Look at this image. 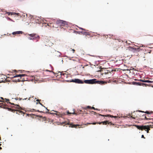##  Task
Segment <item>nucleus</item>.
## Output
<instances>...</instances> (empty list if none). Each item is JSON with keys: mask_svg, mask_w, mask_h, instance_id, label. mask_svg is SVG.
I'll list each match as a JSON object with an SVG mask.
<instances>
[{"mask_svg": "<svg viewBox=\"0 0 153 153\" xmlns=\"http://www.w3.org/2000/svg\"><path fill=\"white\" fill-rule=\"evenodd\" d=\"M138 80L140 81H141L143 82H145V81H146L145 80H144H144H143V79H140L139 80Z\"/></svg>", "mask_w": 153, "mask_h": 153, "instance_id": "obj_28", "label": "nucleus"}, {"mask_svg": "<svg viewBox=\"0 0 153 153\" xmlns=\"http://www.w3.org/2000/svg\"><path fill=\"white\" fill-rule=\"evenodd\" d=\"M145 82H148L149 83H152L153 82V81L149 80H146V81H145Z\"/></svg>", "mask_w": 153, "mask_h": 153, "instance_id": "obj_20", "label": "nucleus"}, {"mask_svg": "<svg viewBox=\"0 0 153 153\" xmlns=\"http://www.w3.org/2000/svg\"><path fill=\"white\" fill-rule=\"evenodd\" d=\"M1 99L2 100H4V99L2 97H1Z\"/></svg>", "mask_w": 153, "mask_h": 153, "instance_id": "obj_38", "label": "nucleus"}, {"mask_svg": "<svg viewBox=\"0 0 153 153\" xmlns=\"http://www.w3.org/2000/svg\"><path fill=\"white\" fill-rule=\"evenodd\" d=\"M27 99V98H25V99H24L23 100H26V99Z\"/></svg>", "mask_w": 153, "mask_h": 153, "instance_id": "obj_44", "label": "nucleus"}, {"mask_svg": "<svg viewBox=\"0 0 153 153\" xmlns=\"http://www.w3.org/2000/svg\"><path fill=\"white\" fill-rule=\"evenodd\" d=\"M138 111L140 112H142L145 113H146L148 114H150L151 113H152V112H149V111H146V112H144V111Z\"/></svg>", "mask_w": 153, "mask_h": 153, "instance_id": "obj_18", "label": "nucleus"}, {"mask_svg": "<svg viewBox=\"0 0 153 153\" xmlns=\"http://www.w3.org/2000/svg\"><path fill=\"white\" fill-rule=\"evenodd\" d=\"M90 33L87 31L86 32V33H85V35L88 36H90Z\"/></svg>", "mask_w": 153, "mask_h": 153, "instance_id": "obj_21", "label": "nucleus"}, {"mask_svg": "<svg viewBox=\"0 0 153 153\" xmlns=\"http://www.w3.org/2000/svg\"><path fill=\"white\" fill-rule=\"evenodd\" d=\"M30 97H29V98L28 99V100H30Z\"/></svg>", "mask_w": 153, "mask_h": 153, "instance_id": "obj_47", "label": "nucleus"}, {"mask_svg": "<svg viewBox=\"0 0 153 153\" xmlns=\"http://www.w3.org/2000/svg\"><path fill=\"white\" fill-rule=\"evenodd\" d=\"M39 103L40 104V105H41L42 106H44V107H45L41 103H40V102H39Z\"/></svg>", "mask_w": 153, "mask_h": 153, "instance_id": "obj_39", "label": "nucleus"}, {"mask_svg": "<svg viewBox=\"0 0 153 153\" xmlns=\"http://www.w3.org/2000/svg\"><path fill=\"white\" fill-rule=\"evenodd\" d=\"M61 77L64 79H66L68 76V75L66 73H64L63 72H59Z\"/></svg>", "mask_w": 153, "mask_h": 153, "instance_id": "obj_10", "label": "nucleus"}, {"mask_svg": "<svg viewBox=\"0 0 153 153\" xmlns=\"http://www.w3.org/2000/svg\"><path fill=\"white\" fill-rule=\"evenodd\" d=\"M50 72H53L52 71H49Z\"/></svg>", "mask_w": 153, "mask_h": 153, "instance_id": "obj_45", "label": "nucleus"}, {"mask_svg": "<svg viewBox=\"0 0 153 153\" xmlns=\"http://www.w3.org/2000/svg\"><path fill=\"white\" fill-rule=\"evenodd\" d=\"M133 84L137 85H141L142 83L139 82H133Z\"/></svg>", "mask_w": 153, "mask_h": 153, "instance_id": "obj_16", "label": "nucleus"}, {"mask_svg": "<svg viewBox=\"0 0 153 153\" xmlns=\"http://www.w3.org/2000/svg\"><path fill=\"white\" fill-rule=\"evenodd\" d=\"M0 77L1 79L2 80H1L0 82H4V81L7 80V78H9L10 77H7L4 75L2 74L0 76Z\"/></svg>", "mask_w": 153, "mask_h": 153, "instance_id": "obj_11", "label": "nucleus"}, {"mask_svg": "<svg viewBox=\"0 0 153 153\" xmlns=\"http://www.w3.org/2000/svg\"><path fill=\"white\" fill-rule=\"evenodd\" d=\"M141 46L137 48H132V47H130L128 50V52L131 54V55H132V53H134L136 52L139 51L140 49V48Z\"/></svg>", "mask_w": 153, "mask_h": 153, "instance_id": "obj_5", "label": "nucleus"}, {"mask_svg": "<svg viewBox=\"0 0 153 153\" xmlns=\"http://www.w3.org/2000/svg\"><path fill=\"white\" fill-rule=\"evenodd\" d=\"M0 102H4V101H0Z\"/></svg>", "mask_w": 153, "mask_h": 153, "instance_id": "obj_48", "label": "nucleus"}, {"mask_svg": "<svg viewBox=\"0 0 153 153\" xmlns=\"http://www.w3.org/2000/svg\"><path fill=\"white\" fill-rule=\"evenodd\" d=\"M25 76H27V75L25 74H16V75L14 76H13L12 77V78H15L17 77H19L20 79H18V82H21V81H25V80H24V79H22V77H24Z\"/></svg>", "mask_w": 153, "mask_h": 153, "instance_id": "obj_6", "label": "nucleus"}, {"mask_svg": "<svg viewBox=\"0 0 153 153\" xmlns=\"http://www.w3.org/2000/svg\"><path fill=\"white\" fill-rule=\"evenodd\" d=\"M108 73L109 74H111V73L110 72H105L104 73L103 72L102 74V75H103V74H108Z\"/></svg>", "mask_w": 153, "mask_h": 153, "instance_id": "obj_23", "label": "nucleus"}, {"mask_svg": "<svg viewBox=\"0 0 153 153\" xmlns=\"http://www.w3.org/2000/svg\"><path fill=\"white\" fill-rule=\"evenodd\" d=\"M79 28L81 30H85L84 28H81V27H79Z\"/></svg>", "mask_w": 153, "mask_h": 153, "instance_id": "obj_33", "label": "nucleus"}, {"mask_svg": "<svg viewBox=\"0 0 153 153\" xmlns=\"http://www.w3.org/2000/svg\"><path fill=\"white\" fill-rule=\"evenodd\" d=\"M16 106V108H20V106L19 105H15Z\"/></svg>", "mask_w": 153, "mask_h": 153, "instance_id": "obj_30", "label": "nucleus"}, {"mask_svg": "<svg viewBox=\"0 0 153 153\" xmlns=\"http://www.w3.org/2000/svg\"><path fill=\"white\" fill-rule=\"evenodd\" d=\"M7 13L8 15H12V14L13 13H10V12H7Z\"/></svg>", "mask_w": 153, "mask_h": 153, "instance_id": "obj_29", "label": "nucleus"}, {"mask_svg": "<svg viewBox=\"0 0 153 153\" xmlns=\"http://www.w3.org/2000/svg\"><path fill=\"white\" fill-rule=\"evenodd\" d=\"M37 111L39 112H42V111H39V110H37Z\"/></svg>", "mask_w": 153, "mask_h": 153, "instance_id": "obj_41", "label": "nucleus"}, {"mask_svg": "<svg viewBox=\"0 0 153 153\" xmlns=\"http://www.w3.org/2000/svg\"><path fill=\"white\" fill-rule=\"evenodd\" d=\"M68 82H73L78 84H83V82L82 80L78 79H72L71 80L67 81Z\"/></svg>", "mask_w": 153, "mask_h": 153, "instance_id": "obj_7", "label": "nucleus"}, {"mask_svg": "<svg viewBox=\"0 0 153 153\" xmlns=\"http://www.w3.org/2000/svg\"><path fill=\"white\" fill-rule=\"evenodd\" d=\"M141 137L142 138H145V137H144V136L143 135H142L141 136Z\"/></svg>", "mask_w": 153, "mask_h": 153, "instance_id": "obj_36", "label": "nucleus"}, {"mask_svg": "<svg viewBox=\"0 0 153 153\" xmlns=\"http://www.w3.org/2000/svg\"><path fill=\"white\" fill-rule=\"evenodd\" d=\"M141 85H142L143 86H146L147 85L148 86V85L146 84L143 83H142V84H141Z\"/></svg>", "mask_w": 153, "mask_h": 153, "instance_id": "obj_24", "label": "nucleus"}, {"mask_svg": "<svg viewBox=\"0 0 153 153\" xmlns=\"http://www.w3.org/2000/svg\"><path fill=\"white\" fill-rule=\"evenodd\" d=\"M46 109H47V110L48 111L49 110H48L47 108H46Z\"/></svg>", "mask_w": 153, "mask_h": 153, "instance_id": "obj_49", "label": "nucleus"}, {"mask_svg": "<svg viewBox=\"0 0 153 153\" xmlns=\"http://www.w3.org/2000/svg\"><path fill=\"white\" fill-rule=\"evenodd\" d=\"M48 45L49 46L52 45V43H51V42H49L48 44Z\"/></svg>", "mask_w": 153, "mask_h": 153, "instance_id": "obj_32", "label": "nucleus"}, {"mask_svg": "<svg viewBox=\"0 0 153 153\" xmlns=\"http://www.w3.org/2000/svg\"><path fill=\"white\" fill-rule=\"evenodd\" d=\"M7 108L8 109V110L9 111H12L13 112H14L16 110L14 109H12L11 108Z\"/></svg>", "mask_w": 153, "mask_h": 153, "instance_id": "obj_19", "label": "nucleus"}, {"mask_svg": "<svg viewBox=\"0 0 153 153\" xmlns=\"http://www.w3.org/2000/svg\"><path fill=\"white\" fill-rule=\"evenodd\" d=\"M27 36H30L28 37V38L30 40L36 39L37 41H38L40 38V37L38 35L35 33L27 34Z\"/></svg>", "mask_w": 153, "mask_h": 153, "instance_id": "obj_4", "label": "nucleus"}, {"mask_svg": "<svg viewBox=\"0 0 153 153\" xmlns=\"http://www.w3.org/2000/svg\"><path fill=\"white\" fill-rule=\"evenodd\" d=\"M14 72H17V71L16 70H14L13 71Z\"/></svg>", "mask_w": 153, "mask_h": 153, "instance_id": "obj_40", "label": "nucleus"}, {"mask_svg": "<svg viewBox=\"0 0 153 153\" xmlns=\"http://www.w3.org/2000/svg\"><path fill=\"white\" fill-rule=\"evenodd\" d=\"M83 82L85 83L88 84H98L100 85H104L107 83L106 82L102 81L97 80L96 79H91L90 80H85Z\"/></svg>", "mask_w": 153, "mask_h": 153, "instance_id": "obj_2", "label": "nucleus"}, {"mask_svg": "<svg viewBox=\"0 0 153 153\" xmlns=\"http://www.w3.org/2000/svg\"><path fill=\"white\" fill-rule=\"evenodd\" d=\"M4 100H5L6 102L7 103H8V102L9 101V100L8 99L5 98Z\"/></svg>", "mask_w": 153, "mask_h": 153, "instance_id": "obj_31", "label": "nucleus"}, {"mask_svg": "<svg viewBox=\"0 0 153 153\" xmlns=\"http://www.w3.org/2000/svg\"><path fill=\"white\" fill-rule=\"evenodd\" d=\"M134 126L136 127L138 129L142 131L143 130L147 131V133H149V131L150 130L151 127L149 126H140L136 125H134Z\"/></svg>", "mask_w": 153, "mask_h": 153, "instance_id": "obj_3", "label": "nucleus"}, {"mask_svg": "<svg viewBox=\"0 0 153 153\" xmlns=\"http://www.w3.org/2000/svg\"><path fill=\"white\" fill-rule=\"evenodd\" d=\"M99 115L102 116L103 117L106 116V117H114V118L117 117L116 116H113L111 115H110V114H108V115H102L101 114H99Z\"/></svg>", "mask_w": 153, "mask_h": 153, "instance_id": "obj_15", "label": "nucleus"}, {"mask_svg": "<svg viewBox=\"0 0 153 153\" xmlns=\"http://www.w3.org/2000/svg\"><path fill=\"white\" fill-rule=\"evenodd\" d=\"M12 77H13V76H12ZM11 77H10V78H12Z\"/></svg>", "mask_w": 153, "mask_h": 153, "instance_id": "obj_46", "label": "nucleus"}, {"mask_svg": "<svg viewBox=\"0 0 153 153\" xmlns=\"http://www.w3.org/2000/svg\"><path fill=\"white\" fill-rule=\"evenodd\" d=\"M47 25L50 27H60L61 28H63L64 29H65V27H67L68 26V22L61 20H57L54 24L50 23L48 24Z\"/></svg>", "mask_w": 153, "mask_h": 153, "instance_id": "obj_1", "label": "nucleus"}, {"mask_svg": "<svg viewBox=\"0 0 153 153\" xmlns=\"http://www.w3.org/2000/svg\"><path fill=\"white\" fill-rule=\"evenodd\" d=\"M66 125H69V127H71L72 128H76L77 126H80L79 125H74L72 123H67L66 124Z\"/></svg>", "mask_w": 153, "mask_h": 153, "instance_id": "obj_12", "label": "nucleus"}, {"mask_svg": "<svg viewBox=\"0 0 153 153\" xmlns=\"http://www.w3.org/2000/svg\"><path fill=\"white\" fill-rule=\"evenodd\" d=\"M10 78V77L9 78H7V79H9V78Z\"/></svg>", "mask_w": 153, "mask_h": 153, "instance_id": "obj_51", "label": "nucleus"}, {"mask_svg": "<svg viewBox=\"0 0 153 153\" xmlns=\"http://www.w3.org/2000/svg\"><path fill=\"white\" fill-rule=\"evenodd\" d=\"M23 33V32L22 31H17L13 32L12 34L13 35L19 34H22Z\"/></svg>", "mask_w": 153, "mask_h": 153, "instance_id": "obj_14", "label": "nucleus"}, {"mask_svg": "<svg viewBox=\"0 0 153 153\" xmlns=\"http://www.w3.org/2000/svg\"><path fill=\"white\" fill-rule=\"evenodd\" d=\"M72 51H73V53H74V51H75V50L74 49H72Z\"/></svg>", "mask_w": 153, "mask_h": 153, "instance_id": "obj_37", "label": "nucleus"}, {"mask_svg": "<svg viewBox=\"0 0 153 153\" xmlns=\"http://www.w3.org/2000/svg\"><path fill=\"white\" fill-rule=\"evenodd\" d=\"M129 117H131L133 119H135L136 117L135 115H132L131 116H129Z\"/></svg>", "mask_w": 153, "mask_h": 153, "instance_id": "obj_22", "label": "nucleus"}, {"mask_svg": "<svg viewBox=\"0 0 153 153\" xmlns=\"http://www.w3.org/2000/svg\"><path fill=\"white\" fill-rule=\"evenodd\" d=\"M53 111L55 112H56V113H51V112H47L46 113H48L50 114H55L59 116V117H60L61 116V115L60 114V113L59 112H58L57 111Z\"/></svg>", "mask_w": 153, "mask_h": 153, "instance_id": "obj_13", "label": "nucleus"}, {"mask_svg": "<svg viewBox=\"0 0 153 153\" xmlns=\"http://www.w3.org/2000/svg\"><path fill=\"white\" fill-rule=\"evenodd\" d=\"M146 115V114H145V115L144 114V115H142V116L144 117L143 118H142L143 119H144V120L152 119L153 120V118H147L146 117V116H145Z\"/></svg>", "mask_w": 153, "mask_h": 153, "instance_id": "obj_17", "label": "nucleus"}, {"mask_svg": "<svg viewBox=\"0 0 153 153\" xmlns=\"http://www.w3.org/2000/svg\"><path fill=\"white\" fill-rule=\"evenodd\" d=\"M91 108V106H87L86 108H84V109H86L87 108Z\"/></svg>", "mask_w": 153, "mask_h": 153, "instance_id": "obj_27", "label": "nucleus"}, {"mask_svg": "<svg viewBox=\"0 0 153 153\" xmlns=\"http://www.w3.org/2000/svg\"><path fill=\"white\" fill-rule=\"evenodd\" d=\"M36 104H38V102H36Z\"/></svg>", "mask_w": 153, "mask_h": 153, "instance_id": "obj_52", "label": "nucleus"}, {"mask_svg": "<svg viewBox=\"0 0 153 153\" xmlns=\"http://www.w3.org/2000/svg\"><path fill=\"white\" fill-rule=\"evenodd\" d=\"M36 101H40V100L39 99H38L36 100Z\"/></svg>", "mask_w": 153, "mask_h": 153, "instance_id": "obj_42", "label": "nucleus"}, {"mask_svg": "<svg viewBox=\"0 0 153 153\" xmlns=\"http://www.w3.org/2000/svg\"><path fill=\"white\" fill-rule=\"evenodd\" d=\"M102 123L103 125H107L111 124V125L112 124L113 125H114V124H112L111 122H110L108 121H105L103 122H95L93 123H92L93 125H95L96 124H101Z\"/></svg>", "mask_w": 153, "mask_h": 153, "instance_id": "obj_8", "label": "nucleus"}, {"mask_svg": "<svg viewBox=\"0 0 153 153\" xmlns=\"http://www.w3.org/2000/svg\"><path fill=\"white\" fill-rule=\"evenodd\" d=\"M1 104H0V105Z\"/></svg>", "mask_w": 153, "mask_h": 153, "instance_id": "obj_53", "label": "nucleus"}, {"mask_svg": "<svg viewBox=\"0 0 153 153\" xmlns=\"http://www.w3.org/2000/svg\"><path fill=\"white\" fill-rule=\"evenodd\" d=\"M2 105H0V107H2Z\"/></svg>", "mask_w": 153, "mask_h": 153, "instance_id": "obj_50", "label": "nucleus"}, {"mask_svg": "<svg viewBox=\"0 0 153 153\" xmlns=\"http://www.w3.org/2000/svg\"><path fill=\"white\" fill-rule=\"evenodd\" d=\"M1 144H0V146H1ZM2 149L1 148V147H0V149Z\"/></svg>", "mask_w": 153, "mask_h": 153, "instance_id": "obj_43", "label": "nucleus"}, {"mask_svg": "<svg viewBox=\"0 0 153 153\" xmlns=\"http://www.w3.org/2000/svg\"><path fill=\"white\" fill-rule=\"evenodd\" d=\"M91 108H92L93 109H94V110H97L98 109H96L94 107H92Z\"/></svg>", "mask_w": 153, "mask_h": 153, "instance_id": "obj_34", "label": "nucleus"}, {"mask_svg": "<svg viewBox=\"0 0 153 153\" xmlns=\"http://www.w3.org/2000/svg\"><path fill=\"white\" fill-rule=\"evenodd\" d=\"M8 103H9L11 104H12V105H14V103H11V102H8Z\"/></svg>", "mask_w": 153, "mask_h": 153, "instance_id": "obj_35", "label": "nucleus"}, {"mask_svg": "<svg viewBox=\"0 0 153 153\" xmlns=\"http://www.w3.org/2000/svg\"><path fill=\"white\" fill-rule=\"evenodd\" d=\"M92 123H88L86 124H85V125L87 126L88 125L92 124Z\"/></svg>", "mask_w": 153, "mask_h": 153, "instance_id": "obj_26", "label": "nucleus"}, {"mask_svg": "<svg viewBox=\"0 0 153 153\" xmlns=\"http://www.w3.org/2000/svg\"><path fill=\"white\" fill-rule=\"evenodd\" d=\"M86 30H85H85H83V31H82L81 32V33L84 34H85V33H86Z\"/></svg>", "mask_w": 153, "mask_h": 153, "instance_id": "obj_25", "label": "nucleus"}, {"mask_svg": "<svg viewBox=\"0 0 153 153\" xmlns=\"http://www.w3.org/2000/svg\"><path fill=\"white\" fill-rule=\"evenodd\" d=\"M67 114L69 115H70L71 114H74L76 115H78L79 114L81 113H83L84 112L82 111V110H79L77 112H75L74 111L73 112L70 113L69 111H68L67 112Z\"/></svg>", "mask_w": 153, "mask_h": 153, "instance_id": "obj_9", "label": "nucleus"}]
</instances>
